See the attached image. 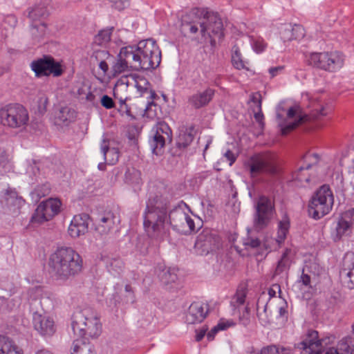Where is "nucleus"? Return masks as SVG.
I'll return each instance as SVG.
<instances>
[{
    "mask_svg": "<svg viewBox=\"0 0 354 354\" xmlns=\"http://www.w3.org/2000/svg\"><path fill=\"white\" fill-rule=\"evenodd\" d=\"M143 218V227L147 236L159 243L169 240V225L184 234H190L198 228L191 216L181 208L169 211L167 203L158 197L149 199Z\"/></svg>",
    "mask_w": 354,
    "mask_h": 354,
    "instance_id": "nucleus-1",
    "label": "nucleus"
},
{
    "mask_svg": "<svg viewBox=\"0 0 354 354\" xmlns=\"http://www.w3.org/2000/svg\"><path fill=\"white\" fill-rule=\"evenodd\" d=\"M183 24L192 34L200 32L198 41L205 46H216L223 36V25L217 13L193 9L183 17Z\"/></svg>",
    "mask_w": 354,
    "mask_h": 354,
    "instance_id": "nucleus-2",
    "label": "nucleus"
},
{
    "mask_svg": "<svg viewBox=\"0 0 354 354\" xmlns=\"http://www.w3.org/2000/svg\"><path fill=\"white\" fill-rule=\"evenodd\" d=\"M161 50L153 39L142 40L136 46L121 48L115 66H159Z\"/></svg>",
    "mask_w": 354,
    "mask_h": 354,
    "instance_id": "nucleus-3",
    "label": "nucleus"
},
{
    "mask_svg": "<svg viewBox=\"0 0 354 354\" xmlns=\"http://www.w3.org/2000/svg\"><path fill=\"white\" fill-rule=\"evenodd\" d=\"M48 266L56 280L66 281L82 271L83 260L72 248L60 247L50 255Z\"/></svg>",
    "mask_w": 354,
    "mask_h": 354,
    "instance_id": "nucleus-4",
    "label": "nucleus"
},
{
    "mask_svg": "<svg viewBox=\"0 0 354 354\" xmlns=\"http://www.w3.org/2000/svg\"><path fill=\"white\" fill-rule=\"evenodd\" d=\"M71 326L74 335L80 338L97 337L102 332L99 317L89 309L75 313L73 315Z\"/></svg>",
    "mask_w": 354,
    "mask_h": 354,
    "instance_id": "nucleus-5",
    "label": "nucleus"
},
{
    "mask_svg": "<svg viewBox=\"0 0 354 354\" xmlns=\"http://www.w3.org/2000/svg\"><path fill=\"white\" fill-rule=\"evenodd\" d=\"M0 119L5 127L22 129L28 124L29 114L23 105L10 103L0 108Z\"/></svg>",
    "mask_w": 354,
    "mask_h": 354,
    "instance_id": "nucleus-6",
    "label": "nucleus"
},
{
    "mask_svg": "<svg viewBox=\"0 0 354 354\" xmlns=\"http://www.w3.org/2000/svg\"><path fill=\"white\" fill-rule=\"evenodd\" d=\"M248 167L252 177L261 174L274 175L280 170L278 156L270 153L252 156L248 162Z\"/></svg>",
    "mask_w": 354,
    "mask_h": 354,
    "instance_id": "nucleus-7",
    "label": "nucleus"
},
{
    "mask_svg": "<svg viewBox=\"0 0 354 354\" xmlns=\"http://www.w3.org/2000/svg\"><path fill=\"white\" fill-rule=\"evenodd\" d=\"M334 198L328 185H322L311 198L312 217L319 219L328 214L332 209Z\"/></svg>",
    "mask_w": 354,
    "mask_h": 354,
    "instance_id": "nucleus-8",
    "label": "nucleus"
},
{
    "mask_svg": "<svg viewBox=\"0 0 354 354\" xmlns=\"http://www.w3.org/2000/svg\"><path fill=\"white\" fill-rule=\"evenodd\" d=\"M332 111L333 106L326 97L311 99V131L324 127Z\"/></svg>",
    "mask_w": 354,
    "mask_h": 354,
    "instance_id": "nucleus-9",
    "label": "nucleus"
},
{
    "mask_svg": "<svg viewBox=\"0 0 354 354\" xmlns=\"http://www.w3.org/2000/svg\"><path fill=\"white\" fill-rule=\"evenodd\" d=\"M62 202L56 198H50L41 202L31 218L32 223H43L51 220L61 210Z\"/></svg>",
    "mask_w": 354,
    "mask_h": 354,
    "instance_id": "nucleus-10",
    "label": "nucleus"
},
{
    "mask_svg": "<svg viewBox=\"0 0 354 354\" xmlns=\"http://www.w3.org/2000/svg\"><path fill=\"white\" fill-rule=\"evenodd\" d=\"M167 141H171V130L166 122H158L151 130V138L149 140L153 153L156 155L160 154Z\"/></svg>",
    "mask_w": 354,
    "mask_h": 354,
    "instance_id": "nucleus-11",
    "label": "nucleus"
},
{
    "mask_svg": "<svg viewBox=\"0 0 354 354\" xmlns=\"http://www.w3.org/2000/svg\"><path fill=\"white\" fill-rule=\"evenodd\" d=\"M32 322L33 328L41 337H50L56 333L57 326L50 315L35 313L32 315Z\"/></svg>",
    "mask_w": 354,
    "mask_h": 354,
    "instance_id": "nucleus-12",
    "label": "nucleus"
},
{
    "mask_svg": "<svg viewBox=\"0 0 354 354\" xmlns=\"http://www.w3.org/2000/svg\"><path fill=\"white\" fill-rule=\"evenodd\" d=\"M142 73V71H138L135 73H131L129 75H127L126 78L127 81L126 83H124V84L128 85V87L130 84L133 85L136 89L135 97H142L145 93H149L150 99L153 100L156 94L151 89L149 82L144 77ZM121 84H123V82Z\"/></svg>",
    "mask_w": 354,
    "mask_h": 354,
    "instance_id": "nucleus-13",
    "label": "nucleus"
},
{
    "mask_svg": "<svg viewBox=\"0 0 354 354\" xmlns=\"http://www.w3.org/2000/svg\"><path fill=\"white\" fill-rule=\"evenodd\" d=\"M273 205L266 196H261L256 205L254 225L259 228L266 227L270 219Z\"/></svg>",
    "mask_w": 354,
    "mask_h": 354,
    "instance_id": "nucleus-14",
    "label": "nucleus"
},
{
    "mask_svg": "<svg viewBox=\"0 0 354 354\" xmlns=\"http://www.w3.org/2000/svg\"><path fill=\"white\" fill-rule=\"evenodd\" d=\"M90 216L86 214L75 215L67 229L68 235L72 239L84 236L88 231Z\"/></svg>",
    "mask_w": 354,
    "mask_h": 354,
    "instance_id": "nucleus-15",
    "label": "nucleus"
},
{
    "mask_svg": "<svg viewBox=\"0 0 354 354\" xmlns=\"http://www.w3.org/2000/svg\"><path fill=\"white\" fill-rule=\"evenodd\" d=\"M345 56L340 52L315 53H311V63L319 64L320 66H330V65L342 66L344 64Z\"/></svg>",
    "mask_w": 354,
    "mask_h": 354,
    "instance_id": "nucleus-16",
    "label": "nucleus"
},
{
    "mask_svg": "<svg viewBox=\"0 0 354 354\" xmlns=\"http://www.w3.org/2000/svg\"><path fill=\"white\" fill-rule=\"evenodd\" d=\"M208 313V305L202 301L191 304L185 314L187 324H196L202 322Z\"/></svg>",
    "mask_w": 354,
    "mask_h": 354,
    "instance_id": "nucleus-17",
    "label": "nucleus"
},
{
    "mask_svg": "<svg viewBox=\"0 0 354 354\" xmlns=\"http://www.w3.org/2000/svg\"><path fill=\"white\" fill-rule=\"evenodd\" d=\"M292 289L298 297L308 301L310 299V267L305 265L299 279L295 283Z\"/></svg>",
    "mask_w": 354,
    "mask_h": 354,
    "instance_id": "nucleus-18",
    "label": "nucleus"
},
{
    "mask_svg": "<svg viewBox=\"0 0 354 354\" xmlns=\"http://www.w3.org/2000/svg\"><path fill=\"white\" fill-rule=\"evenodd\" d=\"M120 219L118 215L111 211L104 212L96 221L95 230L101 234H108L115 225L119 224Z\"/></svg>",
    "mask_w": 354,
    "mask_h": 354,
    "instance_id": "nucleus-19",
    "label": "nucleus"
},
{
    "mask_svg": "<svg viewBox=\"0 0 354 354\" xmlns=\"http://www.w3.org/2000/svg\"><path fill=\"white\" fill-rule=\"evenodd\" d=\"M354 221V208H351L341 214L336 226V236L340 239L351 232Z\"/></svg>",
    "mask_w": 354,
    "mask_h": 354,
    "instance_id": "nucleus-20",
    "label": "nucleus"
},
{
    "mask_svg": "<svg viewBox=\"0 0 354 354\" xmlns=\"http://www.w3.org/2000/svg\"><path fill=\"white\" fill-rule=\"evenodd\" d=\"M127 89L128 85H124V84H120V82H118L113 90V94L115 98L119 100V106L118 108V111L122 115L132 116L131 109L126 102L128 100H130L131 97L129 95L122 96L120 94V91H127Z\"/></svg>",
    "mask_w": 354,
    "mask_h": 354,
    "instance_id": "nucleus-21",
    "label": "nucleus"
},
{
    "mask_svg": "<svg viewBox=\"0 0 354 354\" xmlns=\"http://www.w3.org/2000/svg\"><path fill=\"white\" fill-rule=\"evenodd\" d=\"M197 245H200L203 249V252L209 253L218 249L221 245L220 237L213 234H206L200 236L197 243Z\"/></svg>",
    "mask_w": 354,
    "mask_h": 354,
    "instance_id": "nucleus-22",
    "label": "nucleus"
},
{
    "mask_svg": "<svg viewBox=\"0 0 354 354\" xmlns=\"http://www.w3.org/2000/svg\"><path fill=\"white\" fill-rule=\"evenodd\" d=\"M281 37L284 41H290L292 39H298L304 37V29L299 25L292 26L290 24L285 25L280 32Z\"/></svg>",
    "mask_w": 354,
    "mask_h": 354,
    "instance_id": "nucleus-23",
    "label": "nucleus"
},
{
    "mask_svg": "<svg viewBox=\"0 0 354 354\" xmlns=\"http://www.w3.org/2000/svg\"><path fill=\"white\" fill-rule=\"evenodd\" d=\"M0 354H24V351L9 337L0 335Z\"/></svg>",
    "mask_w": 354,
    "mask_h": 354,
    "instance_id": "nucleus-24",
    "label": "nucleus"
},
{
    "mask_svg": "<svg viewBox=\"0 0 354 354\" xmlns=\"http://www.w3.org/2000/svg\"><path fill=\"white\" fill-rule=\"evenodd\" d=\"M214 95V91L212 88H207L202 93H198L193 95L189 98V103L196 109L201 108L207 105Z\"/></svg>",
    "mask_w": 354,
    "mask_h": 354,
    "instance_id": "nucleus-25",
    "label": "nucleus"
},
{
    "mask_svg": "<svg viewBox=\"0 0 354 354\" xmlns=\"http://www.w3.org/2000/svg\"><path fill=\"white\" fill-rule=\"evenodd\" d=\"M342 274H345L348 281V286L350 288H354V254H346L344 258Z\"/></svg>",
    "mask_w": 354,
    "mask_h": 354,
    "instance_id": "nucleus-26",
    "label": "nucleus"
},
{
    "mask_svg": "<svg viewBox=\"0 0 354 354\" xmlns=\"http://www.w3.org/2000/svg\"><path fill=\"white\" fill-rule=\"evenodd\" d=\"M290 227V221L286 212H283L281 218L279 220L277 225V241L283 243L287 237Z\"/></svg>",
    "mask_w": 354,
    "mask_h": 354,
    "instance_id": "nucleus-27",
    "label": "nucleus"
},
{
    "mask_svg": "<svg viewBox=\"0 0 354 354\" xmlns=\"http://www.w3.org/2000/svg\"><path fill=\"white\" fill-rule=\"evenodd\" d=\"M114 58L111 56L106 50H95L91 58V62L93 65L98 66H108L113 64Z\"/></svg>",
    "mask_w": 354,
    "mask_h": 354,
    "instance_id": "nucleus-28",
    "label": "nucleus"
},
{
    "mask_svg": "<svg viewBox=\"0 0 354 354\" xmlns=\"http://www.w3.org/2000/svg\"><path fill=\"white\" fill-rule=\"evenodd\" d=\"M321 176H325L327 172L328 164L326 158L317 153L311 154V169Z\"/></svg>",
    "mask_w": 354,
    "mask_h": 354,
    "instance_id": "nucleus-29",
    "label": "nucleus"
},
{
    "mask_svg": "<svg viewBox=\"0 0 354 354\" xmlns=\"http://www.w3.org/2000/svg\"><path fill=\"white\" fill-rule=\"evenodd\" d=\"M71 354H96L93 346L82 339L73 341Z\"/></svg>",
    "mask_w": 354,
    "mask_h": 354,
    "instance_id": "nucleus-30",
    "label": "nucleus"
},
{
    "mask_svg": "<svg viewBox=\"0 0 354 354\" xmlns=\"http://www.w3.org/2000/svg\"><path fill=\"white\" fill-rule=\"evenodd\" d=\"M252 49L257 54L265 52L268 48V43L259 35L250 34L248 35Z\"/></svg>",
    "mask_w": 354,
    "mask_h": 354,
    "instance_id": "nucleus-31",
    "label": "nucleus"
},
{
    "mask_svg": "<svg viewBox=\"0 0 354 354\" xmlns=\"http://www.w3.org/2000/svg\"><path fill=\"white\" fill-rule=\"evenodd\" d=\"M104 159L109 165L115 164L119 159V151L116 148H109L106 141L104 140L101 146Z\"/></svg>",
    "mask_w": 354,
    "mask_h": 354,
    "instance_id": "nucleus-32",
    "label": "nucleus"
},
{
    "mask_svg": "<svg viewBox=\"0 0 354 354\" xmlns=\"http://www.w3.org/2000/svg\"><path fill=\"white\" fill-rule=\"evenodd\" d=\"M46 25L41 21H33L30 33L35 43L40 41L41 39L46 35Z\"/></svg>",
    "mask_w": 354,
    "mask_h": 354,
    "instance_id": "nucleus-33",
    "label": "nucleus"
},
{
    "mask_svg": "<svg viewBox=\"0 0 354 354\" xmlns=\"http://www.w3.org/2000/svg\"><path fill=\"white\" fill-rule=\"evenodd\" d=\"M75 118L76 112L67 106L62 108L57 115V120L66 124L73 121Z\"/></svg>",
    "mask_w": 354,
    "mask_h": 354,
    "instance_id": "nucleus-34",
    "label": "nucleus"
},
{
    "mask_svg": "<svg viewBox=\"0 0 354 354\" xmlns=\"http://www.w3.org/2000/svg\"><path fill=\"white\" fill-rule=\"evenodd\" d=\"M30 66H62L61 63L57 62L50 55H44L42 57L31 62Z\"/></svg>",
    "mask_w": 354,
    "mask_h": 354,
    "instance_id": "nucleus-35",
    "label": "nucleus"
},
{
    "mask_svg": "<svg viewBox=\"0 0 354 354\" xmlns=\"http://www.w3.org/2000/svg\"><path fill=\"white\" fill-rule=\"evenodd\" d=\"M353 333L354 335V324L353 325ZM339 349L343 351L346 354L354 351V337L348 336L343 338L338 344ZM353 354V353H351Z\"/></svg>",
    "mask_w": 354,
    "mask_h": 354,
    "instance_id": "nucleus-36",
    "label": "nucleus"
},
{
    "mask_svg": "<svg viewBox=\"0 0 354 354\" xmlns=\"http://www.w3.org/2000/svg\"><path fill=\"white\" fill-rule=\"evenodd\" d=\"M113 28L100 30L94 38V43L98 46H106L111 40Z\"/></svg>",
    "mask_w": 354,
    "mask_h": 354,
    "instance_id": "nucleus-37",
    "label": "nucleus"
},
{
    "mask_svg": "<svg viewBox=\"0 0 354 354\" xmlns=\"http://www.w3.org/2000/svg\"><path fill=\"white\" fill-rule=\"evenodd\" d=\"M232 64L236 66H245L248 62L242 57L240 48L237 45H234L232 49L231 56Z\"/></svg>",
    "mask_w": 354,
    "mask_h": 354,
    "instance_id": "nucleus-38",
    "label": "nucleus"
},
{
    "mask_svg": "<svg viewBox=\"0 0 354 354\" xmlns=\"http://www.w3.org/2000/svg\"><path fill=\"white\" fill-rule=\"evenodd\" d=\"M6 199L8 205L17 207H20L24 203L22 197L19 196L15 190H7Z\"/></svg>",
    "mask_w": 354,
    "mask_h": 354,
    "instance_id": "nucleus-39",
    "label": "nucleus"
},
{
    "mask_svg": "<svg viewBox=\"0 0 354 354\" xmlns=\"http://www.w3.org/2000/svg\"><path fill=\"white\" fill-rule=\"evenodd\" d=\"M234 323L232 321L223 322L221 321L216 326H214L209 333L207 334L208 340H212L214 335L218 331L225 330L231 326H233Z\"/></svg>",
    "mask_w": 354,
    "mask_h": 354,
    "instance_id": "nucleus-40",
    "label": "nucleus"
},
{
    "mask_svg": "<svg viewBox=\"0 0 354 354\" xmlns=\"http://www.w3.org/2000/svg\"><path fill=\"white\" fill-rule=\"evenodd\" d=\"M45 15H46V9L45 7L40 6H37L32 8L28 13L30 19L33 21H38L37 19L41 17H44Z\"/></svg>",
    "mask_w": 354,
    "mask_h": 354,
    "instance_id": "nucleus-41",
    "label": "nucleus"
},
{
    "mask_svg": "<svg viewBox=\"0 0 354 354\" xmlns=\"http://www.w3.org/2000/svg\"><path fill=\"white\" fill-rule=\"evenodd\" d=\"M309 167L310 165H308L306 167L299 168L295 174V180L300 183H308L310 180V173L308 172Z\"/></svg>",
    "mask_w": 354,
    "mask_h": 354,
    "instance_id": "nucleus-42",
    "label": "nucleus"
},
{
    "mask_svg": "<svg viewBox=\"0 0 354 354\" xmlns=\"http://www.w3.org/2000/svg\"><path fill=\"white\" fill-rule=\"evenodd\" d=\"M161 281L165 283L175 282L177 279L176 270L175 268H169L167 271L163 272L160 277Z\"/></svg>",
    "mask_w": 354,
    "mask_h": 354,
    "instance_id": "nucleus-43",
    "label": "nucleus"
},
{
    "mask_svg": "<svg viewBox=\"0 0 354 354\" xmlns=\"http://www.w3.org/2000/svg\"><path fill=\"white\" fill-rule=\"evenodd\" d=\"M246 297V292L245 290H238L232 299L231 304L234 307H239L243 305L245 302Z\"/></svg>",
    "mask_w": 354,
    "mask_h": 354,
    "instance_id": "nucleus-44",
    "label": "nucleus"
},
{
    "mask_svg": "<svg viewBox=\"0 0 354 354\" xmlns=\"http://www.w3.org/2000/svg\"><path fill=\"white\" fill-rule=\"evenodd\" d=\"M157 105L151 101L147 102V105L144 111L143 116L149 119H154L157 116L156 113Z\"/></svg>",
    "mask_w": 354,
    "mask_h": 354,
    "instance_id": "nucleus-45",
    "label": "nucleus"
},
{
    "mask_svg": "<svg viewBox=\"0 0 354 354\" xmlns=\"http://www.w3.org/2000/svg\"><path fill=\"white\" fill-rule=\"evenodd\" d=\"M287 253L288 251L285 252L283 254L281 259L278 262L275 271L277 274H280L282 272L286 270L289 268L290 262L289 259L287 257Z\"/></svg>",
    "mask_w": 354,
    "mask_h": 354,
    "instance_id": "nucleus-46",
    "label": "nucleus"
},
{
    "mask_svg": "<svg viewBox=\"0 0 354 354\" xmlns=\"http://www.w3.org/2000/svg\"><path fill=\"white\" fill-rule=\"evenodd\" d=\"M307 118V115L299 116V119L295 122H292L291 124H288L287 126L283 127L281 129V133L283 135H286L297 127L302 124Z\"/></svg>",
    "mask_w": 354,
    "mask_h": 354,
    "instance_id": "nucleus-47",
    "label": "nucleus"
},
{
    "mask_svg": "<svg viewBox=\"0 0 354 354\" xmlns=\"http://www.w3.org/2000/svg\"><path fill=\"white\" fill-rule=\"evenodd\" d=\"M306 336H307L306 338L304 340L299 342V344H297V346L295 347L296 349H299V350L303 351V352H301V354H310V351H309V349H310V339H309L310 333L309 332L307 333Z\"/></svg>",
    "mask_w": 354,
    "mask_h": 354,
    "instance_id": "nucleus-48",
    "label": "nucleus"
},
{
    "mask_svg": "<svg viewBox=\"0 0 354 354\" xmlns=\"http://www.w3.org/2000/svg\"><path fill=\"white\" fill-rule=\"evenodd\" d=\"M193 140V136L189 133H183L180 134L178 138V145L185 147L188 146Z\"/></svg>",
    "mask_w": 354,
    "mask_h": 354,
    "instance_id": "nucleus-49",
    "label": "nucleus"
},
{
    "mask_svg": "<svg viewBox=\"0 0 354 354\" xmlns=\"http://www.w3.org/2000/svg\"><path fill=\"white\" fill-rule=\"evenodd\" d=\"M50 68H32L37 77H48L50 75Z\"/></svg>",
    "mask_w": 354,
    "mask_h": 354,
    "instance_id": "nucleus-50",
    "label": "nucleus"
},
{
    "mask_svg": "<svg viewBox=\"0 0 354 354\" xmlns=\"http://www.w3.org/2000/svg\"><path fill=\"white\" fill-rule=\"evenodd\" d=\"M101 104L107 109H112L115 106L113 99L106 95H103L101 98Z\"/></svg>",
    "mask_w": 354,
    "mask_h": 354,
    "instance_id": "nucleus-51",
    "label": "nucleus"
},
{
    "mask_svg": "<svg viewBox=\"0 0 354 354\" xmlns=\"http://www.w3.org/2000/svg\"><path fill=\"white\" fill-rule=\"evenodd\" d=\"M47 104L48 98L46 95H43L39 97L38 100V111L40 113H43L46 111Z\"/></svg>",
    "mask_w": 354,
    "mask_h": 354,
    "instance_id": "nucleus-52",
    "label": "nucleus"
},
{
    "mask_svg": "<svg viewBox=\"0 0 354 354\" xmlns=\"http://www.w3.org/2000/svg\"><path fill=\"white\" fill-rule=\"evenodd\" d=\"M257 109V111H255V110L253 111H254V117L255 120L259 124L260 127L261 128H263V125H264V122H263L264 116H263L261 108Z\"/></svg>",
    "mask_w": 354,
    "mask_h": 354,
    "instance_id": "nucleus-53",
    "label": "nucleus"
},
{
    "mask_svg": "<svg viewBox=\"0 0 354 354\" xmlns=\"http://www.w3.org/2000/svg\"><path fill=\"white\" fill-rule=\"evenodd\" d=\"M251 102L257 104V109H261L262 102H261V95L260 93L257 92L254 93L250 95Z\"/></svg>",
    "mask_w": 354,
    "mask_h": 354,
    "instance_id": "nucleus-54",
    "label": "nucleus"
},
{
    "mask_svg": "<svg viewBox=\"0 0 354 354\" xmlns=\"http://www.w3.org/2000/svg\"><path fill=\"white\" fill-rule=\"evenodd\" d=\"M277 346L274 345L263 347L260 351V354H277Z\"/></svg>",
    "mask_w": 354,
    "mask_h": 354,
    "instance_id": "nucleus-55",
    "label": "nucleus"
},
{
    "mask_svg": "<svg viewBox=\"0 0 354 354\" xmlns=\"http://www.w3.org/2000/svg\"><path fill=\"white\" fill-rule=\"evenodd\" d=\"M277 293H281V287L279 284L274 283L268 290V295L270 297H274Z\"/></svg>",
    "mask_w": 354,
    "mask_h": 354,
    "instance_id": "nucleus-56",
    "label": "nucleus"
},
{
    "mask_svg": "<svg viewBox=\"0 0 354 354\" xmlns=\"http://www.w3.org/2000/svg\"><path fill=\"white\" fill-rule=\"evenodd\" d=\"M313 344L316 346L322 345V340L318 339V333L316 330H311V346Z\"/></svg>",
    "mask_w": 354,
    "mask_h": 354,
    "instance_id": "nucleus-57",
    "label": "nucleus"
},
{
    "mask_svg": "<svg viewBox=\"0 0 354 354\" xmlns=\"http://www.w3.org/2000/svg\"><path fill=\"white\" fill-rule=\"evenodd\" d=\"M114 2V6L118 10H122L129 5L128 0H112Z\"/></svg>",
    "mask_w": 354,
    "mask_h": 354,
    "instance_id": "nucleus-58",
    "label": "nucleus"
},
{
    "mask_svg": "<svg viewBox=\"0 0 354 354\" xmlns=\"http://www.w3.org/2000/svg\"><path fill=\"white\" fill-rule=\"evenodd\" d=\"M225 157L227 159V160H229L230 165H232L236 160V157H235L234 154L230 150H227L225 153Z\"/></svg>",
    "mask_w": 354,
    "mask_h": 354,
    "instance_id": "nucleus-59",
    "label": "nucleus"
},
{
    "mask_svg": "<svg viewBox=\"0 0 354 354\" xmlns=\"http://www.w3.org/2000/svg\"><path fill=\"white\" fill-rule=\"evenodd\" d=\"M277 354H295L293 350L290 348L277 346Z\"/></svg>",
    "mask_w": 354,
    "mask_h": 354,
    "instance_id": "nucleus-60",
    "label": "nucleus"
},
{
    "mask_svg": "<svg viewBox=\"0 0 354 354\" xmlns=\"http://www.w3.org/2000/svg\"><path fill=\"white\" fill-rule=\"evenodd\" d=\"M8 160V156L6 149L0 145V165Z\"/></svg>",
    "mask_w": 354,
    "mask_h": 354,
    "instance_id": "nucleus-61",
    "label": "nucleus"
},
{
    "mask_svg": "<svg viewBox=\"0 0 354 354\" xmlns=\"http://www.w3.org/2000/svg\"><path fill=\"white\" fill-rule=\"evenodd\" d=\"M44 186L42 187H38L37 188H36L35 189V194H37V196L39 197V198H41V197H44L46 195L48 194L49 193V189L48 187H46L44 192H40V189L43 188Z\"/></svg>",
    "mask_w": 354,
    "mask_h": 354,
    "instance_id": "nucleus-62",
    "label": "nucleus"
},
{
    "mask_svg": "<svg viewBox=\"0 0 354 354\" xmlns=\"http://www.w3.org/2000/svg\"><path fill=\"white\" fill-rule=\"evenodd\" d=\"M245 244L246 245L250 246L251 248H257L259 246L260 241L258 239H252L248 240L247 242H245Z\"/></svg>",
    "mask_w": 354,
    "mask_h": 354,
    "instance_id": "nucleus-63",
    "label": "nucleus"
},
{
    "mask_svg": "<svg viewBox=\"0 0 354 354\" xmlns=\"http://www.w3.org/2000/svg\"><path fill=\"white\" fill-rule=\"evenodd\" d=\"M50 75H53L54 77H59L63 73L62 68H51Z\"/></svg>",
    "mask_w": 354,
    "mask_h": 354,
    "instance_id": "nucleus-64",
    "label": "nucleus"
}]
</instances>
